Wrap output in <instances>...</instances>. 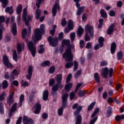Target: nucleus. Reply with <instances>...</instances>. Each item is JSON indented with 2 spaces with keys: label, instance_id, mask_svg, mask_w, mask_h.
Here are the masks:
<instances>
[{
  "label": "nucleus",
  "instance_id": "nucleus-1",
  "mask_svg": "<svg viewBox=\"0 0 124 124\" xmlns=\"http://www.w3.org/2000/svg\"><path fill=\"white\" fill-rule=\"evenodd\" d=\"M70 41L69 40H63L62 41V46H67L65 53L63 54V58L66 62H72L73 61V54L71 53V50H74V45H70Z\"/></svg>",
  "mask_w": 124,
  "mask_h": 124
},
{
  "label": "nucleus",
  "instance_id": "nucleus-2",
  "mask_svg": "<svg viewBox=\"0 0 124 124\" xmlns=\"http://www.w3.org/2000/svg\"><path fill=\"white\" fill-rule=\"evenodd\" d=\"M78 103L74 104L72 107L73 109H77L76 111L74 112V115L76 116V124H81L82 121V117L79 115L81 110H82V106L78 107Z\"/></svg>",
  "mask_w": 124,
  "mask_h": 124
},
{
  "label": "nucleus",
  "instance_id": "nucleus-3",
  "mask_svg": "<svg viewBox=\"0 0 124 124\" xmlns=\"http://www.w3.org/2000/svg\"><path fill=\"white\" fill-rule=\"evenodd\" d=\"M45 26L44 24L40 26V29H37L35 30L34 36L32 37L34 44H35L36 41H38L41 39L42 37V33H44V28Z\"/></svg>",
  "mask_w": 124,
  "mask_h": 124
},
{
  "label": "nucleus",
  "instance_id": "nucleus-4",
  "mask_svg": "<svg viewBox=\"0 0 124 124\" xmlns=\"http://www.w3.org/2000/svg\"><path fill=\"white\" fill-rule=\"evenodd\" d=\"M28 14V9L25 8L23 10V20L25 22V24L27 26H29V22L32 19V16H28L27 18V15Z\"/></svg>",
  "mask_w": 124,
  "mask_h": 124
},
{
  "label": "nucleus",
  "instance_id": "nucleus-5",
  "mask_svg": "<svg viewBox=\"0 0 124 124\" xmlns=\"http://www.w3.org/2000/svg\"><path fill=\"white\" fill-rule=\"evenodd\" d=\"M27 46L30 52H31L32 57H35V53H36V48L34 46V44H33L32 42H28L27 43Z\"/></svg>",
  "mask_w": 124,
  "mask_h": 124
},
{
  "label": "nucleus",
  "instance_id": "nucleus-6",
  "mask_svg": "<svg viewBox=\"0 0 124 124\" xmlns=\"http://www.w3.org/2000/svg\"><path fill=\"white\" fill-rule=\"evenodd\" d=\"M48 41L49 42L50 45L52 47H55L58 45L59 39L58 38H53L51 36L48 37Z\"/></svg>",
  "mask_w": 124,
  "mask_h": 124
},
{
  "label": "nucleus",
  "instance_id": "nucleus-7",
  "mask_svg": "<svg viewBox=\"0 0 124 124\" xmlns=\"http://www.w3.org/2000/svg\"><path fill=\"white\" fill-rule=\"evenodd\" d=\"M85 31H86L87 33H89L91 37H93V26L87 24V25L85 26Z\"/></svg>",
  "mask_w": 124,
  "mask_h": 124
},
{
  "label": "nucleus",
  "instance_id": "nucleus-8",
  "mask_svg": "<svg viewBox=\"0 0 124 124\" xmlns=\"http://www.w3.org/2000/svg\"><path fill=\"white\" fill-rule=\"evenodd\" d=\"M5 20V18L4 16H0V40L2 39V31H3V30H4V27H3V25H1V24L3 23Z\"/></svg>",
  "mask_w": 124,
  "mask_h": 124
},
{
  "label": "nucleus",
  "instance_id": "nucleus-9",
  "mask_svg": "<svg viewBox=\"0 0 124 124\" xmlns=\"http://www.w3.org/2000/svg\"><path fill=\"white\" fill-rule=\"evenodd\" d=\"M104 41V38H103V37H100L98 39L99 44H96L94 46L95 50H98L99 48H102L103 46Z\"/></svg>",
  "mask_w": 124,
  "mask_h": 124
},
{
  "label": "nucleus",
  "instance_id": "nucleus-10",
  "mask_svg": "<svg viewBox=\"0 0 124 124\" xmlns=\"http://www.w3.org/2000/svg\"><path fill=\"white\" fill-rule=\"evenodd\" d=\"M71 30H73V21L70 19L68 21V27L65 28L64 30L65 33H68L69 31H70Z\"/></svg>",
  "mask_w": 124,
  "mask_h": 124
},
{
  "label": "nucleus",
  "instance_id": "nucleus-11",
  "mask_svg": "<svg viewBox=\"0 0 124 124\" xmlns=\"http://www.w3.org/2000/svg\"><path fill=\"white\" fill-rule=\"evenodd\" d=\"M3 61L4 65H5L7 67H8L9 68L12 67V64L9 62L8 57H7L6 55H4L3 56Z\"/></svg>",
  "mask_w": 124,
  "mask_h": 124
},
{
  "label": "nucleus",
  "instance_id": "nucleus-12",
  "mask_svg": "<svg viewBox=\"0 0 124 124\" xmlns=\"http://www.w3.org/2000/svg\"><path fill=\"white\" fill-rule=\"evenodd\" d=\"M59 0H56L54 6L52 8V14L53 16H55L57 14V9H60V6H59Z\"/></svg>",
  "mask_w": 124,
  "mask_h": 124
},
{
  "label": "nucleus",
  "instance_id": "nucleus-13",
  "mask_svg": "<svg viewBox=\"0 0 124 124\" xmlns=\"http://www.w3.org/2000/svg\"><path fill=\"white\" fill-rule=\"evenodd\" d=\"M62 107L63 108H65V107H66V102L67 100V98H68V94L67 93H66L62 95Z\"/></svg>",
  "mask_w": 124,
  "mask_h": 124
},
{
  "label": "nucleus",
  "instance_id": "nucleus-14",
  "mask_svg": "<svg viewBox=\"0 0 124 124\" xmlns=\"http://www.w3.org/2000/svg\"><path fill=\"white\" fill-rule=\"evenodd\" d=\"M109 71V69L108 68L105 67L102 69L101 74L104 78L106 79L107 78V76H108V72Z\"/></svg>",
  "mask_w": 124,
  "mask_h": 124
},
{
  "label": "nucleus",
  "instance_id": "nucleus-15",
  "mask_svg": "<svg viewBox=\"0 0 124 124\" xmlns=\"http://www.w3.org/2000/svg\"><path fill=\"white\" fill-rule=\"evenodd\" d=\"M32 66H30L28 68V74L26 76L27 80H31V76H32Z\"/></svg>",
  "mask_w": 124,
  "mask_h": 124
},
{
  "label": "nucleus",
  "instance_id": "nucleus-16",
  "mask_svg": "<svg viewBox=\"0 0 124 124\" xmlns=\"http://www.w3.org/2000/svg\"><path fill=\"white\" fill-rule=\"evenodd\" d=\"M14 95V93H12L7 98V102L9 105H10L14 102V99L13 96Z\"/></svg>",
  "mask_w": 124,
  "mask_h": 124
},
{
  "label": "nucleus",
  "instance_id": "nucleus-17",
  "mask_svg": "<svg viewBox=\"0 0 124 124\" xmlns=\"http://www.w3.org/2000/svg\"><path fill=\"white\" fill-rule=\"evenodd\" d=\"M23 122L24 124H28L29 123L31 124H33V120L31 119H29L28 117L26 116L23 117Z\"/></svg>",
  "mask_w": 124,
  "mask_h": 124
},
{
  "label": "nucleus",
  "instance_id": "nucleus-18",
  "mask_svg": "<svg viewBox=\"0 0 124 124\" xmlns=\"http://www.w3.org/2000/svg\"><path fill=\"white\" fill-rule=\"evenodd\" d=\"M35 114H39V113H40V111L41 110V105H40L39 102H38L35 104Z\"/></svg>",
  "mask_w": 124,
  "mask_h": 124
},
{
  "label": "nucleus",
  "instance_id": "nucleus-19",
  "mask_svg": "<svg viewBox=\"0 0 124 124\" xmlns=\"http://www.w3.org/2000/svg\"><path fill=\"white\" fill-rule=\"evenodd\" d=\"M25 45L24 43H18L17 45V53L20 54L22 52V50L24 49Z\"/></svg>",
  "mask_w": 124,
  "mask_h": 124
},
{
  "label": "nucleus",
  "instance_id": "nucleus-20",
  "mask_svg": "<svg viewBox=\"0 0 124 124\" xmlns=\"http://www.w3.org/2000/svg\"><path fill=\"white\" fill-rule=\"evenodd\" d=\"M16 109H17V103H15L10 110L9 117H12V113H13V112H15V111H16Z\"/></svg>",
  "mask_w": 124,
  "mask_h": 124
},
{
  "label": "nucleus",
  "instance_id": "nucleus-21",
  "mask_svg": "<svg viewBox=\"0 0 124 124\" xmlns=\"http://www.w3.org/2000/svg\"><path fill=\"white\" fill-rule=\"evenodd\" d=\"M83 32H84V29H83L81 26H79L78 29V33H77L78 36V37H81Z\"/></svg>",
  "mask_w": 124,
  "mask_h": 124
},
{
  "label": "nucleus",
  "instance_id": "nucleus-22",
  "mask_svg": "<svg viewBox=\"0 0 124 124\" xmlns=\"http://www.w3.org/2000/svg\"><path fill=\"white\" fill-rule=\"evenodd\" d=\"M49 95V92H48L47 90H45L44 91L43 93V99L46 101L48 99V96Z\"/></svg>",
  "mask_w": 124,
  "mask_h": 124
},
{
  "label": "nucleus",
  "instance_id": "nucleus-23",
  "mask_svg": "<svg viewBox=\"0 0 124 124\" xmlns=\"http://www.w3.org/2000/svg\"><path fill=\"white\" fill-rule=\"evenodd\" d=\"M117 47V45L115 43H112L110 47V52L111 54H114L115 53V51H116V47Z\"/></svg>",
  "mask_w": 124,
  "mask_h": 124
},
{
  "label": "nucleus",
  "instance_id": "nucleus-24",
  "mask_svg": "<svg viewBox=\"0 0 124 124\" xmlns=\"http://www.w3.org/2000/svg\"><path fill=\"white\" fill-rule=\"evenodd\" d=\"M12 31L13 35H16L17 34V27L16 26V23H14L13 25Z\"/></svg>",
  "mask_w": 124,
  "mask_h": 124
},
{
  "label": "nucleus",
  "instance_id": "nucleus-25",
  "mask_svg": "<svg viewBox=\"0 0 124 124\" xmlns=\"http://www.w3.org/2000/svg\"><path fill=\"white\" fill-rule=\"evenodd\" d=\"M114 24H111L109 27L108 28V31H107V33L108 34H111L113 31H114Z\"/></svg>",
  "mask_w": 124,
  "mask_h": 124
},
{
  "label": "nucleus",
  "instance_id": "nucleus-26",
  "mask_svg": "<svg viewBox=\"0 0 124 124\" xmlns=\"http://www.w3.org/2000/svg\"><path fill=\"white\" fill-rule=\"evenodd\" d=\"M4 78L5 79H10L11 81H12V80H14L15 79V78L14 77L13 75H11L10 77H9V74L8 73H6L4 75Z\"/></svg>",
  "mask_w": 124,
  "mask_h": 124
},
{
  "label": "nucleus",
  "instance_id": "nucleus-27",
  "mask_svg": "<svg viewBox=\"0 0 124 124\" xmlns=\"http://www.w3.org/2000/svg\"><path fill=\"white\" fill-rule=\"evenodd\" d=\"M58 90H59V84H55V85H54L52 88V94H55V92H57L58 91Z\"/></svg>",
  "mask_w": 124,
  "mask_h": 124
},
{
  "label": "nucleus",
  "instance_id": "nucleus-28",
  "mask_svg": "<svg viewBox=\"0 0 124 124\" xmlns=\"http://www.w3.org/2000/svg\"><path fill=\"white\" fill-rule=\"evenodd\" d=\"M85 7L82 6L78 8V10L77 11V15L79 16L81 15V13H83V12L84 11Z\"/></svg>",
  "mask_w": 124,
  "mask_h": 124
},
{
  "label": "nucleus",
  "instance_id": "nucleus-29",
  "mask_svg": "<svg viewBox=\"0 0 124 124\" xmlns=\"http://www.w3.org/2000/svg\"><path fill=\"white\" fill-rule=\"evenodd\" d=\"M24 98H25V95H24L23 94H21L19 97V106H20V107L23 105V101H24Z\"/></svg>",
  "mask_w": 124,
  "mask_h": 124
},
{
  "label": "nucleus",
  "instance_id": "nucleus-30",
  "mask_svg": "<svg viewBox=\"0 0 124 124\" xmlns=\"http://www.w3.org/2000/svg\"><path fill=\"white\" fill-rule=\"evenodd\" d=\"M62 75H57L56 78V80L57 81V84H60L61 83H62Z\"/></svg>",
  "mask_w": 124,
  "mask_h": 124
},
{
  "label": "nucleus",
  "instance_id": "nucleus-31",
  "mask_svg": "<svg viewBox=\"0 0 124 124\" xmlns=\"http://www.w3.org/2000/svg\"><path fill=\"white\" fill-rule=\"evenodd\" d=\"M5 12H8V13H9V14H12V13H13V7H7L5 9Z\"/></svg>",
  "mask_w": 124,
  "mask_h": 124
},
{
  "label": "nucleus",
  "instance_id": "nucleus-32",
  "mask_svg": "<svg viewBox=\"0 0 124 124\" xmlns=\"http://www.w3.org/2000/svg\"><path fill=\"white\" fill-rule=\"evenodd\" d=\"M13 58V60H14V61H15L16 62H17L18 61V56L17 55V52H16V50H14Z\"/></svg>",
  "mask_w": 124,
  "mask_h": 124
},
{
  "label": "nucleus",
  "instance_id": "nucleus-33",
  "mask_svg": "<svg viewBox=\"0 0 124 124\" xmlns=\"http://www.w3.org/2000/svg\"><path fill=\"white\" fill-rule=\"evenodd\" d=\"M23 7L21 4H19L16 9V13L17 14H20L22 12V9Z\"/></svg>",
  "mask_w": 124,
  "mask_h": 124
},
{
  "label": "nucleus",
  "instance_id": "nucleus-34",
  "mask_svg": "<svg viewBox=\"0 0 124 124\" xmlns=\"http://www.w3.org/2000/svg\"><path fill=\"white\" fill-rule=\"evenodd\" d=\"M72 87V83H68L65 85V90L66 91V92H69V90H70V89H71Z\"/></svg>",
  "mask_w": 124,
  "mask_h": 124
},
{
  "label": "nucleus",
  "instance_id": "nucleus-35",
  "mask_svg": "<svg viewBox=\"0 0 124 124\" xmlns=\"http://www.w3.org/2000/svg\"><path fill=\"white\" fill-rule=\"evenodd\" d=\"M0 2H2L3 7H6L7 3H8V0H0Z\"/></svg>",
  "mask_w": 124,
  "mask_h": 124
},
{
  "label": "nucleus",
  "instance_id": "nucleus-36",
  "mask_svg": "<svg viewBox=\"0 0 124 124\" xmlns=\"http://www.w3.org/2000/svg\"><path fill=\"white\" fill-rule=\"evenodd\" d=\"M74 63L73 62H68L65 63V66L66 68H70V67H72L73 66Z\"/></svg>",
  "mask_w": 124,
  "mask_h": 124
},
{
  "label": "nucleus",
  "instance_id": "nucleus-37",
  "mask_svg": "<svg viewBox=\"0 0 124 124\" xmlns=\"http://www.w3.org/2000/svg\"><path fill=\"white\" fill-rule=\"evenodd\" d=\"M99 112V108H95V109L94 110L93 113L91 115V118H93L96 114H98Z\"/></svg>",
  "mask_w": 124,
  "mask_h": 124
},
{
  "label": "nucleus",
  "instance_id": "nucleus-38",
  "mask_svg": "<svg viewBox=\"0 0 124 124\" xmlns=\"http://www.w3.org/2000/svg\"><path fill=\"white\" fill-rule=\"evenodd\" d=\"M100 14L103 18H106V17H107V14L103 9L101 10Z\"/></svg>",
  "mask_w": 124,
  "mask_h": 124
},
{
  "label": "nucleus",
  "instance_id": "nucleus-39",
  "mask_svg": "<svg viewBox=\"0 0 124 124\" xmlns=\"http://www.w3.org/2000/svg\"><path fill=\"white\" fill-rule=\"evenodd\" d=\"M36 19H39V17H40V15L41 14V10H36Z\"/></svg>",
  "mask_w": 124,
  "mask_h": 124
},
{
  "label": "nucleus",
  "instance_id": "nucleus-40",
  "mask_svg": "<svg viewBox=\"0 0 124 124\" xmlns=\"http://www.w3.org/2000/svg\"><path fill=\"white\" fill-rule=\"evenodd\" d=\"M56 29H57V25H54L53 26V30H50L49 31V32L50 33V34H51V35H54V34H55V32L56 31Z\"/></svg>",
  "mask_w": 124,
  "mask_h": 124
},
{
  "label": "nucleus",
  "instance_id": "nucleus-41",
  "mask_svg": "<svg viewBox=\"0 0 124 124\" xmlns=\"http://www.w3.org/2000/svg\"><path fill=\"white\" fill-rule=\"evenodd\" d=\"M21 85L22 87H28L29 82L22 80L21 81Z\"/></svg>",
  "mask_w": 124,
  "mask_h": 124
},
{
  "label": "nucleus",
  "instance_id": "nucleus-42",
  "mask_svg": "<svg viewBox=\"0 0 124 124\" xmlns=\"http://www.w3.org/2000/svg\"><path fill=\"white\" fill-rule=\"evenodd\" d=\"M41 65L44 67H45L46 66H49V65H50V62H49V61H45L41 63Z\"/></svg>",
  "mask_w": 124,
  "mask_h": 124
},
{
  "label": "nucleus",
  "instance_id": "nucleus-43",
  "mask_svg": "<svg viewBox=\"0 0 124 124\" xmlns=\"http://www.w3.org/2000/svg\"><path fill=\"white\" fill-rule=\"evenodd\" d=\"M124 115H118L115 117V120L117 122H119L120 120H124Z\"/></svg>",
  "mask_w": 124,
  "mask_h": 124
},
{
  "label": "nucleus",
  "instance_id": "nucleus-44",
  "mask_svg": "<svg viewBox=\"0 0 124 124\" xmlns=\"http://www.w3.org/2000/svg\"><path fill=\"white\" fill-rule=\"evenodd\" d=\"M55 69H56V68H55V66H52L48 69L49 73H50V74H53V73H54V72H55Z\"/></svg>",
  "mask_w": 124,
  "mask_h": 124
},
{
  "label": "nucleus",
  "instance_id": "nucleus-45",
  "mask_svg": "<svg viewBox=\"0 0 124 124\" xmlns=\"http://www.w3.org/2000/svg\"><path fill=\"white\" fill-rule=\"evenodd\" d=\"M95 105V102H93V103H92L89 106L88 108V111H91L92 110V109H93V107H94V106Z\"/></svg>",
  "mask_w": 124,
  "mask_h": 124
},
{
  "label": "nucleus",
  "instance_id": "nucleus-46",
  "mask_svg": "<svg viewBox=\"0 0 124 124\" xmlns=\"http://www.w3.org/2000/svg\"><path fill=\"white\" fill-rule=\"evenodd\" d=\"M8 87V82L7 80H4L2 82V88L3 89H6Z\"/></svg>",
  "mask_w": 124,
  "mask_h": 124
},
{
  "label": "nucleus",
  "instance_id": "nucleus-47",
  "mask_svg": "<svg viewBox=\"0 0 124 124\" xmlns=\"http://www.w3.org/2000/svg\"><path fill=\"white\" fill-rule=\"evenodd\" d=\"M45 49L44 48H43V45H40V48L38 50V53L39 54H42Z\"/></svg>",
  "mask_w": 124,
  "mask_h": 124
},
{
  "label": "nucleus",
  "instance_id": "nucleus-48",
  "mask_svg": "<svg viewBox=\"0 0 124 124\" xmlns=\"http://www.w3.org/2000/svg\"><path fill=\"white\" fill-rule=\"evenodd\" d=\"M94 78L95 81H96L97 83H99L100 80L99 79V76H98V73H95L94 75Z\"/></svg>",
  "mask_w": 124,
  "mask_h": 124
},
{
  "label": "nucleus",
  "instance_id": "nucleus-49",
  "mask_svg": "<svg viewBox=\"0 0 124 124\" xmlns=\"http://www.w3.org/2000/svg\"><path fill=\"white\" fill-rule=\"evenodd\" d=\"M81 74H82V71L81 70L78 71L75 74V78H78V77H79V76H80Z\"/></svg>",
  "mask_w": 124,
  "mask_h": 124
},
{
  "label": "nucleus",
  "instance_id": "nucleus-50",
  "mask_svg": "<svg viewBox=\"0 0 124 124\" xmlns=\"http://www.w3.org/2000/svg\"><path fill=\"white\" fill-rule=\"evenodd\" d=\"M99 25L98 26V29H101L102 28V25H103V19L101 18L99 20Z\"/></svg>",
  "mask_w": 124,
  "mask_h": 124
},
{
  "label": "nucleus",
  "instance_id": "nucleus-51",
  "mask_svg": "<svg viewBox=\"0 0 124 124\" xmlns=\"http://www.w3.org/2000/svg\"><path fill=\"white\" fill-rule=\"evenodd\" d=\"M122 58H123V52L122 51H119L117 53L118 60H121Z\"/></svg>",
  "mask_w": 124,
  "mask_h": 124
},
{
  "label": "nucleus",
  "instance_id": "nucleus-52",
  "mask_svg": "<svg viewBox=\"0 0 124 124\" xmlns=\"http://www.w3.org/2000/svg\"><path fill=\"white\" fill-rule=\"evenodd\" d=\"M62 113H63V108H61L58 110V114L59 116H62Z\"/></svg>",
  "mask_w": 124,
  "mask_h": 124
},
{
  "label": "nucleus",
  "instance_id": "nucleus-53",
  "mask_svg": "<svg viewBox=\"0 0 124 124\" xmlns=\"http://www.w3.org/2000/svg\"><path fill=\"white\" fill-rule=\"evenodd\" d=\"M12 74H13L15 76L19 75V70H17V69H15L12 72Z\"/></svg>",
  "mask_w": 124,
  "mask_h": 124
},
{
  "label": "nucleus",
  "instance_id": "nucleus-54",
  "mask_svg": "<svg viewBox=\"0 0 124 124\" xmlns=\"http://www.w3.org/2000/svg\"><path fill=\"white\" fill-rule=\"evenodd\" d=\"M71 41L73 42L75 40V33L74 32L71 33L70 34Z\"/></svg>",
  "mask_w": 124,
  "mask_h": 124
},
{
  "label": "nucleus",
  "instance_id": "nucleus-55",
  "mask_svg": "<svg viewBox=\"0 0 124 124\" xmlns=\"http://www.w3.org/2000/svg\"><path fill=\"white\" fill-rule=\"evenodd\" d=\"M26 34H27V29H24L22 30V38H25Z\"/></svg>",
  "mask_w": 124,
  "mask_h": 124
},
{
  "label": "nucleus",
  "instance_id": "nucleus-56",
  "mask_svg": "<svg viewBox=\"0 0 124 124\" xmlns=\"http://www.w3.org/2000/svg\"><path fill=\"white\" fill-rule=\"evenodd\" d=\"M66 24H67V22H66V20H65V18H63L61 21V25L62 27H65V25H66Z\"/></svg>",
  "mask_w": 124,
  "mask_h": 124
},
{
  "label": "nucleus",
  "instance_id": "nucleus-57",
  "mask_svg": "<svg viewBox=\"0 0 124 124\" xmlns=\"http://www.w3.org/2000/svg\"><path fill=\"white\" fill-rule=\"evenodd\" d=\"M86 94V92L84 91H80L78 92L79 96H84Z\"/></svg>",
  "mask_w": 124,
  "mask_h": 124
},
{
  "label": "nucleus",
  "instance_id": "nucleus-58",
  "mask_svg": "<svg viewBox=\"0 0 124 124\" xmlns=\"http://www.w3.org/2000/svg\"><path fill=\"white\" fill-rule=\"evenodd\" d=\"M5 95V92H3L0 95V101H1L4 99V96Z\"/></svg>",
  "mask_w": 124,
  "mask_h": 124
},
{
  "label": "nucleus",
  "instance_id": "nucleus-59",
  "mask_svg": "<svg viewBox=\"0 0 124 124\" xmlns=\"http://www.w3.org/2000/svg\"><path fill=\"white\" fill-rule=\"evenodd\" d=\"M55 84V79L54 78H52L51 79L49 80V85L50 87H52Z\"/></svg>",
  "mask_w": 124,
  "mask_h": 124
},
{
  "label": "nucleus",
  "instance_id": "nucleus-60",
  "mask_svg": "<svg viewBox=\"0 0 124 124\" xmlns=\"http://www.w3.org/2000/svg\"><path fill=\"white\" fill-rule=\"evenodd\" d=\"M71 77H72V75H71V74H70L68 75L66 80V83L69 82L70 79H71Z\"/></svg>",
  "mask_w": 124,
  "mask_h": 124
},
{
  "label": "nucleus",
  "instance_id": "nucleus-61",
  "mask_svg": "<svg viewBox=\"0 0 124 124\" xmlns=\"http://www.w3.org/2000/svg\"><path fill=\"white\" fill-rule=\"evenodd\" d=\"M111 113H112V108H111V107H109L108 108V109L107 110V115L108 116H110V115H111Z\"/></svg>",
  "mask_w": 124,
  "mask_h": 124
},
{
  "label": "nucleus",
  "instance_id": "nucleus-62",
  "mask_svg": "<svg viewBox=\"0 0 124 124\" xmlns=\"http://www.w3.org/2000/svg\"><path fill=\"white\" fill-rule=\"evenodd\" d=\"M108 63L107 62L103 61L100 62V65L101 66H105L107 64H108Z\"/></svg>",
  "mask_w": 124,
  "mask_h": 124
},
{
  "label": "nucleus",
  "instance_id": "nucleus-63",
  "mask_svg": "<svg viewBox=\"0 0 124 124\" xmlns=\"http://www.w3.org/2000/svg\"><path fill=\"white\" fill-rule=\"evenodd\" d=\"M97 121V117H95L94 119H92L91 121L90 124H94V123Z\"/></svg>",
  "mask_w": 124,
  "mask_h": 124
},
{
  "label": "nucleus",
  "instance_id": "nucleus-64",
  "mask_svg": "<svg viewBox=\"0 0 124 124\" xmlns=\"http://www.w3.org/2000/svg\"><path fill=\"white\" fill-rule=\"evenodd\" d=\"M21 123H22V117H20L17 119L16 124H21Z\"/></svg>",
  "mask_w": 124,
  "mask_h": 124
}]
</instances>
